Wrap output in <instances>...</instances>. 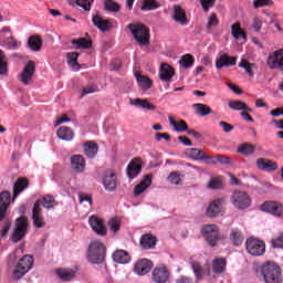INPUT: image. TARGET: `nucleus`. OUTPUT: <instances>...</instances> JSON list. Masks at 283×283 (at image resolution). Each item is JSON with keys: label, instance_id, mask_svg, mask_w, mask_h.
Masks as SVG:
<instances>
[{"label": "nucleus", "instance_id": "f257e3e1", "mask_svg": "<svg viewBox=\"0 0 283 283\" xmlns=\"http://www.w3.org/2000/svg\"><path fill=\"white\" fill-rule=\"evenodd\" d=\"M259 273L265 283H282V269L275 262L263 263L259 266Z\"/></svg>", "mask_w": 283, "mask_h": 283}, {"label": "nucleus", "instance_id": "f03ea898", "mask_svg": "<svg viewBox=\"0 0 283 283\" xmlns=\"http://www.w3.org/2000/svg\"><path fill=\"white\" fill-rule=\"evenodd\" d=\"M34 266V258L30 254L23 255L17 263L13 269L12 277L15 282L21 280L24 275H28Z\"/></svg>", "mask_w": 283, "mask_h": 283}, {"label": "nucleus", "instance_id": "7ed1b4c3", "mask_svg": "<svg viewBox=\"0 0 283 283\" xmlns=\"http://www.w3.org/2000/svg\"><path fill=\"white\" fill-rule=\"evenodd\" d=\"M127 28L137 44H139L142 48L149 45V29H147L145 24L135 22L128 24Z\"/></svg>", "mask_w": 283, "mask_h": 283}, {"label": "nucleus", "instance_id": "20e7f679", "mask_svg": "<svg viewBox=\"0 0 283 283\" xmlns=\"http://www.w3.org/2000/svg\"><path fill=\"white\" fill-rule=\"evenodd\" d=\"M87 260L91 264H103L105 260V244L101 240H93L88 245Z\"/></svg>", "mask_w": 283, "mask_h": 283}, {"label": "nucleus", "instance_id": "39448f33", "mask_svg": "<svg viewBox=\"0 0 283 283\" xmlns=\"http://www.w3.org/2000/svg\"><path fill=\"white\" fill-rule=\"evenodd\" d=\"M21 45V41L12 36L10 27H3L0 30V48H4L6 50H19Z\"/></svg>", "mask_w": 283, "mask_h": 283}, {"label": "nucleus", "instance_id": "423d86ee", "mask_svg": "<svg viewBox=\"0 0 283 283\" xmlns=\"http://www.w3.org/2000/svg\"><path fill=\"white\" fill-rule=\"evenodd\" d=\"M201 233L206 240V242L210 247H216L218 241L220 240V229L217 224H206L201 229Z\"/></svg>", "mask_w": 283, "mask_h": 283}, {"label": "nucleus", "instance_id": "0eeeda50", "mask_svg": "<svg viewBox=\"0 0 283 283\" xmlns=\"http://www.w3.org/2000/svg\"><path fill=\"white\" fill-rule=\"evenodd\" d=\"M231 202L235 209H249L251 207V197L244 191L237 190L232 193Z\"/></svg>", "mask_w": 283, "mask_h": 283}, {"label": "nucleus", "instance_id": "6e6552de", "mask_svg": "<svg viewBox=\"0 0 283 283\" xmlns=\"http://www.w3.org/2000/svg\"><path fill=\"white\" fill-rule=\"evenodd\" d=\"M28 232V217H20L15 221V229L12 233L11 240L12 242H21Z\"/></svg>", "mask_w": 283, "mask_h": 283}, {"label": "nucleus", "instance_id": "1a4fd4ad", "mask_svg": "<svg viewBox=\"0 0 283 283\" xmlns=\"http://www.w3.org/2000/svg\"><path fill=\"white\" fill-rule=\"evenodd\" d=\"M245 249L250 255L260 256L264 255V252L266 251V244H264L261 240L251 238L247 240Z\"/></svg>", "mask_w": 283, "mask_h": 283}, {"label": "nucleus", "instance_id": "9d476101", "mask_svg": "<svg viewBox=\"0 0 283 283\" xmlns=\"http://www.w3.org/2000/svg\"><path fill=\"white\" fill-rule=\"evenodd\" d=\"M266 65L270 70L283 72V49L271 52L268 56Z\"/></svg>", "mask_w": 283, "mask_h": 283}, {"label": "nucleus", "instance_id": "9b49d317", "mask_svg": "<svg viewBox=\"0 0 283 283\" xmlns=\"http://www.w3.org/2000/svg\"><path fill=\"white\" fill-rule=\"evenodd\" d=\"M88 224L96 235H107V227L101 217L93 214L88 218Z\"/></svg>", "mask_w": 283, "mask_h": 283}, {"label": "nucleus", "instance_id": "f8f14e48", "mask_svg": "<svg viewBox=\"0 0 283 283\" xmlns=\"http://www.w3.org/2000/svg\"><path fill=\"white\" fill-rule=\"evenodd\" d=\"M153 282L167 283L171 279V272L165 265H159L153 270Z\"/></svg>", "mask_w": 283, "mask_h": 283}, {"label": "nucleus", "instance_id": "ddd939ff", "mask_svg": "<svg viewBox=\"0 0 283 283\" xmlns=\"http://www.w3.org/2000/svg\"><path fill=\"white\" fill-rule=\"evenodd\" d=\"M36 70V64L34 61H29L23 71L20 74V81L23 85H30L32 83V78H34V72Z\"/></svg>", "mask_w": 283, "mask_h": 283}, {"label": "nucleus", "instance_id": "4468645a", "mask_svg": "<svg viewBox=\"0 0 283 283\" xmlns=\"http://www.w3.org/2000/svg\"><path fill=\"white\" fill-rule=\"evenodd\" d=\"M32 220L36 229H43L45 227V218H43V208H41V202H35L32 208Z\"/></svg>", "mask_w": 283, "mask_h": 283}, {"label": "nucleus", "instance_id": "2eb2a0df", "mask_svg": "<svg viewBox=\"0 0 283 283\" xmlns=\"http://www.w3.org/2000/svg\"><path fill=\"white\" fill-rule=\"evenodd\" d=\"M260 209L261 211L272 213V216H276L277 218L283 217V206L275 201H265L261 205Z\"/></svg>", "mask_w": 283, "mask_h": 283}, {"label": "nucleus", "instance_id": "dca6fc26", "mask_svg": "<svg viewBox=\"0 0 283 283\" xmlns=\"http://www.w3.org/2000/svg\"><path fill=\"white\" fill-rule=\"evenodd\" d=\"M224 203L223 198L216 199L211 201L206 210L208 218H218L222 212V205Z\"/></svg>", "mask_w": 283, "mask_h": 283}, {"label": "nucleus", "instance_id": "f3484780", "mask_svg": "<svg viewBox=\"0 0 283 283\" xmlns=\"http://www.w3.org/2000/svg\"><path fill=\"white\" fill-rule=\"evenodd\" d=\"M153 266L154 263H151L149 259H142L135 263L134 273H136V275H147V273L151 271Z\"/></svg>", "mask_w": 283, "mask_h": 283}, {"label": "nucleus", "instance_id": "a211bd4d", "mask_svg": "<svg viewBox=\"0 0 283 283\" xmlns=\"http://www.w3.org/2000/svg\"><path fill=\"white\" fill-rule=\"evenodd\" d=\"M71 169L75 174H84L85 172V158L81 155H73L70 158Z\"/></svg>", "mask_w": 283, "mask_h": 283}, {"label": "nucleus", "instance_id": "6ab92c4d", "mask_svg": "<svg viewBox=\"0 0 283 283\" xmlns=\"http://www.w3.org/2000/svg\"><path fill=\"white\" fill-rule=\"evenodd\" d=\"M235 61H238L237 57L229 56L227 53H223L217 57L216 67L217 70H222V67H231L232 65H235Z\"/></svg>", "mask_w": 283, "mask_h": 283}, {"label": "nucleus", "instance_id": "aec40b11", "mask_svg": "<svg viewBox=\"0 0 283 283\" xmlns=\"http://www.w3.org/2000/svg\"><path fill=\"white\" fill-rule=\"evenodd\" d=\"M104 189L106 191H114L116 189V175L112 170H106L103 178Z\"/></svg>", "mask_w": 283, "mask_h": 283}, {"label": "nucleus", "instance_id": "412c9836", "mask_svg": "<svg viewBox=\"0 0 283 283\" xmlns=\"http://www.w3.org/2000/svg\"><path fill=\"white\" fill-rule=\"evenodd\" d=\"M256 167L260 171H275L277 170V164L271 159L266 158H258Z\"/></svg>", "mask_w": 283, "mask_h": 283}, {"label": "nucleus", "instance_id": "4be33fe9", "mask_svg": "<svg viewBox=\"0 0 283 283\" xmlns=\"http://www.w3.org/2000/svg\"><path fill=\"white\" fill-rule=\"evenodd\" d=\"M143 169V161L138 158L132 160L127 167V176L133 180V178H136L138 174H140V170Z\"/></svg>", "mask_w": 283, "mask_h": 283}, {"label": "nucleus", "instance_id": "5701e85b", "mask_svg": "<svg viewBox=\"0 0 283 283\" xmlns=\"http://www.w3.org/2000/svg\"><path fill=\"white\" fill-rule=\"evenodd\" d=\"M129 105L133 107H139L140 109H148V112H154L156 111V106L151 104L148 99H143V98H130L129 99Z\"/></svg>", "mask_w": 283, "mask_h": 283}, {"label": "nucleus", "instance_id": "b1692460", "mask_svg": "<svg viewBox=\"0 0 283 283\" xmlns=\"http://www.w3.org/2000/svg\"><path fill=\"white\" fill-rule=\"evenodd\" d=\"M10 199L11 195L9 191H3L0 193V222L6 218Z\"/></svg>", "mask_w": 283, "mask_h": 283}, {"label": "nucleus", "instance_id": "393cba45", "mask_svg": "<svg viewBox=\"0 0 283 283\" xmlns=\"http://www.w3.org/2000/svg\"><path fill=\"white\" fill-rule=\"evenodd\" d=\"M172 19L176 23H180V25H187V23H189V20H187V13L182 7L178 4L174 7Z\"/></svg>", "mask_w": 283, "mask_h": 283}, {"label": "nucleus", "instance_id": "a878e982", "mask_svg": "<svg viewBox=\"0 0 283 283\" xmlns=\"http://www.w3.org/2000/svg\"><path fill=\"white\" fill-rule=\"evenodd\" d=\"M92 22L101 32H107L112 28V22L103 19L101 15H94Z\"/></svg>", "mask_w": 283, "mask_h": 283}, {"label": "nucleus", "instance_id": "bb28decb", "mask_svg": "<svg viewBox=\"0 0 283 283\" xmlns=\"http://www.w3.org/2000/svg\"><path fill=\"white\" fill-rule=\"evenodd\" d=\"M174 74L175 71L174 67H171V65H169L168 63L161 64L159 72V78H161V81H171V78H174Z\"/></svg>", "mask_w": 283, "mask_h": 283}, {"label": "nucleus", "instance_id": "cd10ccee", "mask_svg": "<svg viewBox=\"0 0 283 283\" xmlns=\"http://www.w3.org/2000/svg\"><path fill=\"white\" fill-rule=\"evenodd\" d=\"M114 262H117V264H128V262L132 260L129 256V253L125 250H117L113 254Z\"/></svg>", "mask_w": 283, "mask_h": 283}, {"label": "nucleus", "instance_id": "c85d7f7f", "mask_svg": "<svg viewBox=\"0 0 283 283\" xmlns=\"http://www.w3.org/2000/svg\"><path fill=\"white\" fill-rule=\"evenodd\" d=\"M57 138H60V140H73L74 139V130H72V128L67 127V126H63L60 129H57Z\"/></svg>", "mask_w": 283, "mask_h": 283}, {"label": "nucleus", "instance_id": "c756f323", "mask_svg": "<svg viewBox=\"0 0 283 283\" xmlns=\"http://www.w3.org/2000/svg\"><path fill=\"white\" fill-rule=\"evenodd\" d=\"M76 272L72 269H57L56 275L62 280V282H70V280H74V275Z\"/></svg>", "mask_w": 283, "mask_h": 283}, {"label": "nucleus", "instance_id": "7c9ffc66", "mask_svg": "<svg viewBox=\"0 0 283 283\" xmlns=\"http://www.w3.org/2000/svg\"><path fill=\"white\" fill-rule=\"evenodd\" d=\"M28 45L32 52H41V46L43 45V40L39 35H32L28 40Z\"/></svg>", "mask_w": 283, "mask_h": 283}, {"label": "nucleus", "instance_id": "2f4dec72", "mask_svg": "<svg viewBox=\"0 0 283 283\" xmlns=\"http://www.w3.org/2000/svg\"><path fill=\"white\" fill-rule=\"evenodd\" d=\"M195 109V114H198V116H209V114H213V109L209 107L207 104L197 103L192 105Z\"/></svg>", "mask_w": 283, "mask_h": 283}, {"label": "nucleus", "instance_id": "473e14b6", "mask_svg": "<svg viewBox=\"0 0 283 283\" xmlns=\"http://www.w3.org/2000/svg\"><path fill=\"white\" fill-rule=\"evenodd\" d=\"M140 247L143 249H155L156 248V237L151 234H144L140 238Z\"/></svg>", "mask_w": 283, "mask_h": 283}, {"label": "nucleus", "instance_id": "72a5a7b5", "mask_svg": "<svg viewBox=\"0 0 283 283\" xmlns=\"http://www.w3.org/2000/svg\"><path fill=\"white\" fill-rule=\"evenodd\" d=\"M150 186H151V175H146L144 180L135 187V190H134L135 196H140V193H143V191H145V189H148Z\"/></svg>", "mask_w": 283, "mask_h": 283}, {"label": "nucleus", "instance_id": "f704fd0d", "mask_svg": "<svg viewBox=\"0 0 283 283\" xmlns=\"http://www.w3.org/2000/svg\"><path fill=\"white\" fill-rule=\"evenodd\" d=\"M71 44L73 45L74 50H88V48H92V42L85 38L72 40Z\"/></svg>", "mask_w": 283, "mask_h": 283}, {"label": "nucleus", "instance_id": "c9c22d12", "mask_svg": "<svg viewBox=\"0 0 283 283\" xmlns=\"http://www.w3.org/2000/svg\"><path fill=\"white\" fill-rule=\"evenodd\" d=\"M83 149L87 158H94L98 154V145L93 142L85 143Z\"/></svg>", "mask_w": 283, "mask_h": 283}, {"label": "nucleus", "instance_id": "e433bc0d", "mask_svg": "<svg viewBox=\"0 0 283 283\" xmlns=\"http://www.w3.org/2000/svg\"><path fill=\"white\" fill-rule=\"evenodd\" d=\"M35 202H40V207H44V209H54V207H56V205H59L56 202V200H54L53 196L50 195H45L42 199L35 201Z\"/></svg>", "mask_w": 283, "mask_h": 283}, {"label": "nucleus", "instance_id": "4c0bfd02", "mask_svg": "<svg viewBox=\"0 0 283 283\" xmlns=\"http://www.w3.org/2000/svg\"><path fill=\"white\" fill-rule=\"evenodd\" d=\"M135 78L142 90H151V80L149 77L135 72Z\"/></svg>", "mask_w": 283, "mask_h": 283}, {"label": "nucleus", "instance_id": "58836bf2", "mask_svg": "<svg viewBox=\"0 0 283 283\" xmlns=\"http://www.w3.org/2000/svg\"><path fill=\"white\" fill-rule=\"evenodd\" d=\"M67 63L73 72H78L81 70V65H78V52L67 53Z\"/></svg>", "mask_w": 283, "mask_h": 283}, {"label": "nucleus", "instance_id": "ea45409f", "mask_svg": "<svg viewBox=\"0 0 283 283\" xmlns=\"http://www.w3.org/2000/svg\"><path fill=\"white\" fill-rule=\"evenodd\" d=\"M168 120L171 125V127L175 129V132H187V129H189V127L187 126V122L180 119L179 122H176V119H174V117L168 116Z\"/></svg>", "mask_w": 283, "mask_h": 283}, {"label": "nucleus", "instance_id": "a19ab883", "mask_svg": "<svg viewBox=\"0 0 283 283\" xmlns=\"http://www.w3.org/2000/svg\"><path fill=\"white\" fill-rule=\"evenodd\" d=\"M230 242H232L234 247H240V244L244 242V237L242 235V232L238 229H233L230 233Z\"/></svg>", "mask_w": 283, "mask_h": 283}, {"label": "nucleus", "instance_id": "79ce46f5", "mask_svg": "<svg viewBox=\"0 0 283 283\" xmlns=\"http://www.w3.org/2000/svg\"><path fill=\"white\" fill-rule=\"evenodd\" d=\"M231 34L237 41L239 39H243V41H247V33H244V30H242V28H240V23H234L231 25Z\"/></svg>", "mask_w": 283, "mask_h": 283}, {"label": "nucleus", "instance_id": "37998d69", "mask_svg": "<svg viewBox=\"0 0 283 283\" xmlns=\"http://www.w3.org/2000/svg\"><path fill=\"white\" fill-rule=\"evenodd\" d=\"M256 146L253 144H243L238 147L237 151L242 156H253L255 154Z\"/></svg>", "mask_w": 283, "mask_h": 283}, {"label": "nucleus", "instance_id": "c03bdc74", "mask_svg": "<svg viewBox=\"0 0 283 283\" xmlns=\"http://www.w3.org/2000/svg\"><path fill=\"white\" fill-rule=\"evenodd\" d=\"M103 6L106 12H114L115 14L120 12V4L114 0H104Z\"/></svg>", "mask_w": 283, "mask_h": 283}, {"label": "nucleus", "instance_id": "a18cd8bd", "mask_svg": "<svg viewBox=\"0 0 283 283\" xmlns=\"http://www.w3.org/2000/svg\"><path fill=\"white\" fill-rule=\"evenodd\" d=\"M158 8H160V4H158L156 0H142L140 10H143V12L158 10Z\"/></svg>", "mask_w": 283, "mask_h": 283}, {"label": "nucleus", "instance_id": "49530a36", "mask_svg": "<svg viewBox=\"0 0 283 283\" xmlns=\"http://www.w3.org/2000/svg\"><path fill=\"white\" fill-rule=\"evenodd\" d=\"M28 189V180L27 179H18L13 186V200L23 191Z\"/></svg>", "mask_w": 283, "mask_h": 283}, {"label": "nucleus", "instance_id": "de8ad7c7", "mask_svg": "<svg viewBox=\"0 0 283 283\" xmlns=\"http://www.w3.org/2000/svg\"><path fill=\"white\" fill-rule=\"evenodd\" d=\"M229 107L234 112H251V108H249V106H247V104L242 101H231L229 103Z\"/></svg>", "mask_w": 283, "mask_h": 283}, {"label": "nucleus", "instance_id": "09e8293b", "mask_svg": "<svg viewBox=\"0 0 283 283\" xmlns=\"http://www.w3.org/2000/svg\"><path fill=\"white\" fill-rule=\"evenodd\" d=\"M227 269V261L224 259H216L212 261L213 273H224Z\"/></svg>", "mask_w": 283, "mask_h": 283}, {"label": "nucleus", "instance_id": "8fccbe9b", "mask_svg": "<svg viewBox=\"0 0 283 283\" xmlns=\"http://www.w3.org/2000/svg\"><path fill=\"white\" fill-rule=\"evenodd\" d=\"M0 75L8 76V56L3 50H0Z\"/></svg>", "mask_w": 283, "mask_h": 283}, {"label": "nucleus", "instance_id": "3c124183", "mask_svg": "<svg viewBox=\"0 0 283 283\" xmlns=\"http://www.w3.org/2000/svg\"><path fill=\"white\" fill-rule=\"evenodd\" d=\"M195 61H196V59H193V55L185 54L179 60V65H181L182 67H185L187 70V69L191 67V65H193Z\"/></svg>", "mask_w": 283, "mask_h": 283}, {"label": "nucleus", "instance_id": "603ef678", "mask_svg": "<svg viewBox=\"0 0 283 283\" xmlns=\"http://www.w3.org/2000/svg\"><path fill=\"white\" fill-rule=\"evenodd\" d=\"M70 3H75V6L83 8L85 12H90V10H92V3H94V0H70Z\"/></svg>", "mask_w": 283, "mask_h": 283}, {"label": "nucleus", "instance_id": "864d4df0", "mask_svg": "<svg viewBox=\"0 0 283 283\" xmlns=\"http://www.w3.org/2000/svg\"><path fill=\"white\" fill-rule=\"evenodd\" d=\"M252 6L258 10V8H273L275 2L273 0H253Z\"/></svg>", "mask_w": 283, "mask_h": 283}, {"label": "nucleus", "instance_id": "5fc2aeb1", "mask_svg": "<svg viewBox=\"0 0 283 283\" xmlns=\"http://www.w3.org/2000/svg\"><path fill=\"white\" fill-rule=\"evenodd\" d=\"M167 180H168V182H170V185H181L182 175H180L179 172L172 171L167 177Z\"/></svg>", "mask_w": 283, "mask_h": 283}, {"label": "nucleus", "instance_id": "6e6d98bb", "mask_svg": "<svg viewBox=\"0 0 283 283\" xmlns=\"http://www.w3.org/2000/svg\"><path fill=\"white\" fill-rule=\"evenodd\" d=\"M189 156L192 160H202L205 158V150H200L198 148H190Z\"/></svg>", "mask_w": 283, "mask_h": 283}, {"label": "nucleus", "instance_id": "4d7b16f0", "mask_svg": "<svg viewBox=\"0 0 283 283\" xmlns=\"http://www.w3.org/2000/svg\"><path fill=\"white\" fill-rule=\"evenodd\" d=\"M255 66V64L249 63V61L242 59L241 62L239 63V67H242L243 70H245L247 74L249 76H253V67Z\"/></svg>", "mask_w": 283, "mask_h": 283}, {"label": "nucleus", "instance_id": "13d9d810", "mask_svg": "<svg viewBox=\"0 0 283 283\" xmlns=\"http://www.w3.org/2000/svg\"><path fill=\"white\" fill-rule=\"evenodd\" d=\"M109 230L113 233H118L120 231V219L119 218H113L108 221Z\"/></svg>", "mask_w": 283, "mask_h": 283}, {"label": "nucleus", "instance_id": "bf43d9fd", "mask_svg": "<svg viewBox=\"0 0 283 283\" xmlns=\"http://www.w3.org/2000/svg\"><path fill=\"white\" fill-rule=\"evenodd\" d=\"M191 266L196 277H198V280H201L202 275H205V270H202V266L196 262H192Z\"/></svg>", "mask_w": 283, "mask_h": 283}, {"label": "nucleus", "instance_id": "052dcab7", "mask_svg": "<svg viewBox=\"0 0 283 283\" xmlns=\"http://www.w3.org/2000/svg\"><path fill=\"white\" fill-rule=\"evenodd\" d=\"M199 3H201L203 12H209L216 6V0H199Z\"/></svg>", "mask_w": 283, "mask_h": 283}, {"label": "nucleus", "instance_id": "680f3d73", "mask_svg": "<svg viewBox=\"0 0 283 283\" xmlns=\"http://www.w3.org/2000/svg\"><path fill=\"white\" fill-rule=\"evenodd\" d=\"M271 244L273 249H283V233H280L276 238L272 239Z\"/></svg>", "mask_w": 283, "mask_h": 283}, {"label": "nucleus", "instance_id": "e2e57ef3", "mask_svg": "<svg viewBox=\"0 0 283 283\" xmlns=\"http://www.w3.org/2000/svg\"><path fill=\"white\" fill-rule=\"evenodd\" d=\"M214 158L220 163V165H233V159H231L229 156L217 155Z\"/></svg>", "mask_w": 283, "mask_h": 283}, {"label": "nucleus", "instance_id": "0e129e2a", "mask_svg": "<svg viewBox=\"0 0 283 283\" xmlns=\"http://www.w3.org/2000/svg\"><path fill=\"white\" fill-rule=\"evenodd\" d=\"M19 251L20 253H23V248H19L9 254L7 259L9 264H12V262H15L17 258H19L18 255Z\"/></svg>", "mask_w": 283, "mask_h": 283}, {"label": "nucleus", "instance_id": "69168bd1", "mask_svg": "<svg viewBox=\"0 0 283 283\" xmlns=\"http://www.w3.org/2000/svg\"><path fill=\"white\" fill-rule=\"evenodd\" d=\"M218 23L219 21L216 14L214 13L210 14V17L208 18V24H207L208 30H211V28H216Z\"/></svg>", "mask_w": 283, "mask_h": 283}, {"label": "nucleus", "instance_id": "338daca9", "mask_svg": "<svg viewBox=\"0 0 283 283\" xmlns=\"http://www.w3.org/2000/svg\"><path fill=\"white\" fill-rule=\"evenodd\" d=\"M208 187H209V189H220V187H222V181L218 178H212L208 182Z\"/></svg>", "mask_w": 283, "mask_h": 283}, {"label": "nucleus", "instance_id": "774afa93", "mask_svg": "<svg viewBox=\"0 0 283 283\" xmlns=\"http://www.w3.org/2000/svg\"><path fill=\"white\" fill-rule=\"evenodd\" d=\"M219 127L222 128V130L226 134H229L230 132H233V126L227 122H219Z\"/></svg>", "mask_w": 283, "mask_h": 283}]
</instances>
